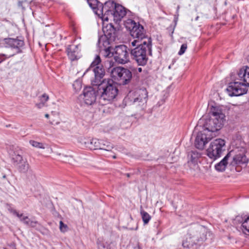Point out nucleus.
<instances>
[{"instance_id": "1", "label": "nucleus", "mask_w": 249, "mask_h": 249, "mask_svg": "<svg viewBox=\"0 0 249 249\" xmlns=\"http://www.w3.org/2000/svg\"><path fill=\"white\" fill-rule=\"evenodd\" d=\"M211 118L204 125V129L199 132L195 140V146L199 149H203L205 145L213 137V133L220 130L225 121V115L222 109L218 106L210 107Z\"/></svg>"}, {"instance_id": "2", "label": "nucleus", "mask_w": 249, "mask_h": 249, "mask_svg": "<svg viewBox=\"0 0 249 249\" xmlns=\"http://www.w3.org/2000/svg\"><path fill=\"white\" fill-rule=\"evenodd\" d=\"M97 86L100 93L99 103L102 106L110 103L118 94V90L111 79H104Z\"/></svg>"}, {"instance_id": "3", "label": "nucleus", "mask_w": 249, "mask_h": 249, "mask_svg": "<svg viewBox=\"0 0 249 249\" xmlns=\"http://www.w3.org/2000/svg\"><path fill=\"white\" fill-rule=\"evenodd\" d=\"M136 46L131 51V55L139 65L144 66L148 61V55H151L152 53L151 41L150 39H145Z\"/></svg>"}, {"instance_id": "4", "label": "nucleus", "mask_w": 249, "mask_h": 249, "mask_svg": "<svg viewBox=\"0 0 249 249\" xmlns=\"http://www.w3.org/2000/svg\"><path fill=\"white\" fill-rule=\"evenodd\" d=\"M101 10L105 12L103 20H111L112 19L115 22L121 21L126 14L125 9L123 6L111 0L106 2Z\"/></svg>"}, {"instance_id": "5", "label": "nucleus", "mask_w": 249, "mask_h": 249, "mask_svg": "<svg viewBox=\"0 0 249 249\" xmlns=\"http://www.w3.org/2000/svg\"><path fill=\"white\" fill-rule=\"evenodd\" d=\"M125 100L140 109H144L146 107L147 101V92L145 89H139L134 91H130Z\"/></svg>"}, {"instance_id": "6", "label": "nucleus", "mask_w": 249, "mask_h": 249, "mask_svg": "<svg viewBox=\"0 0 249 249\" xmlns=\"http://www.w3.org/2000/svg\"><path fill=\"white\" fill-rule=\"evenodd\" d=\"M101 60L99 55H96L90 67L86 71V72H88L91 71L93 72L94 78L91 81L93 86H97L100 84L105 75V70L101 64Z\"/></svg>"}, {"instance_id": "7", "label": "nucleus", "mask_w": 249, "mask_h": 249, "mask_svg": "<svg viewBox=\"0 0 249 249\" xmlns=\"http://www.w3.org/2000/svg\"><path fill=\"white\" fill-rule=\"evenodd\" d=\"M226 142L222 139H216L213 141L207 150V155L211 159L215 160L221 157L225 150Z\"/></svg>"}, {"instance_id": "8", "label": "nucleus", "mask_w": 249, "mask_h": 249, "mask_svg": "<svg viewBox=\"0 0 249 249\" xmlns=\"http://www.w3.org/2000/svg\"><path fill=\"white\" fill-rule=\"evenodd\" d=\"M111 75L114 80L122 85L126 84L132 77V74L129 70L120 67L113 68Z\"/></svg>"}, {"instance_id": "9", "label": "nucleus", "mask_w": 249, "mask_h": 249, "mask_svg": "<svg viewBox=\"0 0 249 249\" xmlns=\"http://www.w3.org/2000/svg\"><path fill=\"white\" fill-rule=\"evenodd\" d=\"M226 90L230 96H239L246 93L248 88L242 82L236 80L229 83Z\"/></svg>"}, {"instance_id": "10", "label": "nucleus", "mask_w": 249, "mask_h": 249, "mask_svg": "<svg viewBox=\"0 0 249 249\" xmlns=\"http://www.w3.org/2000/svg\"><path fill=\"white\" fill-rule=\"evenodd\" d=\"M114 57L116 62L124 64L129 61V55L125 45H120L114 49Z\"/></svg>"}, {"instance_id": "11", "label": "nucleus", "mask_w": 249, "mask_h": 249, "mask_svg": "<svg viewBox=\"0 0 249 249\" xmlns=\"http://www.w3.org/2000/svg\"><path fill=\"white\" fill-rule=\"evenodd\" d=\"M5 42L8 46L6 47L8 50L5 53L12 55L11 57L21 52L20 48L24 45V41L17 38H8L6 39Z\"/></svg>"}, {"instance_id": "12", "label": "nucleus", "mask_w": 249, "mask_h": 249, "mask_svg": "<svg viewBox=\"0 0 249 249\" xmlns=\"http://www.w3.org/2000/svg\"><path fill=\"white\" fill-rule=\"evenodd\" d=\"M13 164L17 169L21 173H26L30 169V166L26 159L19 153H15L13 158Z\"/></svg>"}, {"instance_id": "13", "label": "nucleus", "mask_w": 249, "mask_h": 249, "mask_svg": "<svg viewBox=\"0 0 249 249\" xmlns=\"http://www.w3.org/2000/svg\"><path fill=\"white\" fill-rule=\"evenodd\" d=\"M130 34L134 39L131 42V45L134 47L139 43L142 42L145 39H149L145 37L144 28L139 23L130 32Z\"/></svg>"}, {"instance_id": "14", "label": "nucleus", "mask_w": 249, "mask_h": 249, "mask_svg": "<svg viewBox=\"0 0 249 249\" xmlns=\"http://www.w3.org/2000/svg\"><path fill=\"white\" fill-rule=\"evenodd\" d=\"M101 19L102 29L105 36L110 40H114L117 37V28L114 27L111 23H108L109 20Z\"/></svg>"}, {"instance_id": "15", "label": "nucleus", "mask_w": 249, "mask_h": 249, "mask_svg": "<svg viewBox=\"0 0 249 249\" xmlns=\"http://www.w3.org/2000/svg\"><path fill=\"white\" fill-rule=\"evenodd\" d=\"M79 99L83 100L86 105H91L96 101V91L90 87L86 88L84 89L83 94L79 96Z\"/></svg>"}, {"instance_id": "16", "label": "nucleus", "mask_w": 249, "mask_h": 249, "mask_svg": "<svg viewBox=\"0 0 249 249\" xmlns=\"http://www.w3.org/2000/svg\"><path fill=\"white\" fill-rule=\"evenodd\" d=\"M232 160L230 164L232 166H246L249 161V159L243 152L236 153L234 156H231Z\"/></svg>"}, {"instance_id": "17", "label": "nucleus", "mask_w": 249, "mask_h": 249, "mask_svg": "<svg viewBox=\"0 0 249 249\" xmlns=\"http://www.w3.org/2000/svg\"><path fill=\"white\" fill-rule=\"evenodd\" d=\"M66 52L69 59L71 61L78 59L81 56V47L79 45H70L67 47Z\"/></svg>"}, {"instance_id": "18", "label": "nucleus", "mask_w": 249, "mask_h": 249, "mask_svg": "<svg viewBox=\"0 0 249 249\" xmlns=\"http://www.w3.org/2000/svg\"><path fill=\"white\" fill-rule=\"evenodd\" d=\"M87 2L89 7L93 10L94 12L101 18L103 19L104 11H102L104 4L99 2L97 0H87Z\"/></svg>"}, {"instance_id": "19", "label": "nucleus", "mask_w": 249, "mask_h": 249, "mask_svg": "<svg viewBox=\"0 0 249 249\" xmlns=\"http://www.w3.org/2000/svg\"><path fill=\"white\" fill-rule=\"evenodd\" d=\"M239 79L246 86H249V67H246L241 69L238 73Z\"/></svg>"}, {"instance_id": "20", "label": "nucleus", "mask_w": 249, "mask_h": 249, "mask_svg": "<svg viewBox=\"0 0 249 249\" xmlns=\"http://www.w3.org/2000/svg\"><path fill=\"white\" fill-rule=\"evenodd\" d=\"M11 212L14 214H15L17 216L19 217L21 222L28 226L35 228L38 224L37 221L31 220L28 216H23V214H19L15 210H12Z\"/></svg>"}, {"instance_id": "21", "label": "nucleus", "mask_w": 249, "mask_h": 249, "mask_svg": "<svg viewBox=\"0 0 249 249\" xmlns=\"http://www.w3.org/2000/svg\"><path fill=\"white\" fill-rule=\"evenodd\" d=\"M101 141L102 140L100 141L96 139H92L91 140L85 139L83 143L84 144V146L89 149H100Z\"/></svg>"}, {"instance_id": "22", "label": "nucleus", "mask_w": 249, "mask_h": 249, "mask_svg": "<svg viewBox=\"0 0 249 249\" xmlns=\"http://www.w3.org/2000/svg\"><path fill=\"white\" fill-rule=\"evenodd\" d=\"M232 153V151L229 152L222 160L215 165V168L217 171L222 172L225 170L228 163V160L231 157Z\"/></svg>"}, {"instance_id": "23", "label": "nucleus", "mask_w": 249, "mask_h": 249, "mask_svg": "<svg viewBox=\"0 0 249 249\" xmlns=\"http://www.w3.org/2000/svg\"><path fill=\"white\" fill-rule=\"evenodd\" d=\"M39 103H36V106L38 108H41L45 106L46 102H47L49 99V95L46 93L43 94L42 95L38 97Z\"/></svg>"}, {"instance_id": "24", "label": "nucleus", "mask_w": 249, "mask_h": 249, "mask_svg": "<svg viewBox=\"0 0 249 249\" xmlns=\"http://www.w3.org/2000/svg\"><path fill=\"white\" fill-rule=\"evenodd\" d=\"M114 145L110 142L102 140L100 149L106 151H111L113 148Z\"/></svg>"}, {"instance_id": "25", "label": "nucleus", "mask_w": 249, "mask_h": 249, "mask_svg": "<svg viewBox=\"0 0 249 249\" xmlns=\"http://www.w3.org/2000/svg\"><path fill=\"white\" fill-rule=\"evenodd\" d=\"M137 23L134 20L131 19H127L124 22V25L126 29H127L130 32L133 29L135 26L137 25Z\"/></svg>"}, {"instance_id": "26", "label": "nucleus", "mask_w": 249, "mask_h": 249, "mask_svg": "<svg viewBox=\"0 0 249 249\" xmlns=\"http://www.w3.org/2000/svg\"><path fill=\"white\" fill-rule=\"evenodd\" d=\"M140 213L144 224H147L151 219V216L143 210H141Z\"/></svg>"}, {"instance_id": "27", "label": "nucleus", "mask_w": 249, "mask_h": 249, "mask_svg": "<svg viewBox=\"0 0 249 249\" xmlns=\"http://www.w3.org/2000/svg\"><path fill=\"white\" fill-rule=\"evenodd\" d=\"M187 165L189 168L190 172H193V171H196L198 169L197 161H188Z\"/></svg>"}, {"instance_id": "28", "label": "nucleus", "mask_w": 249, "mask_h": 249, "mask_svg": "<svg viewBox=\"0 0 249 249\" xmlns=\"http://www.w3.org/2000/svg\"><path fill=\"white\" fill-rule=\"evenodd\" d=\"M73 88L75 92H78L82 89V81L80 79L75 80L73 84Z\"/></svg>"}, {"instance_id": "29", "label": "nucleus", "mask_w": 249, "mask_h": 249, "mask_svg": "<svg viewBox=\"0 0 249 249\" xmlns=\"http://www.w3.org/2000/svg\"><path fill=\"white\" fill-rule=\"evenodd\" d=\"M29 143L33 147L38 148H41V149L45 148L44 144L41 142H39L35 141L34 140H30L29 141Z\"/></svg>"}, {"instance_id": "30", "label": "nucleus", "mask_w": 249, "mask_h": 249, "mask_svg": "<svg viewBox=\"0 0 249 249\" xmlns=\"http://www.w3.org/2000/svg\"><path fill=\"white\" fill-rule=\"evenodd\" d=\"M188 156L189 157V161L195 160V161H197V159L199 157V155L197 153L192 151L190 153Z\"/></svg>"}, {"instance_id": "31", "label": "nucleus", "mask_w": 249, "mask_h": 249, "mask_svg": "<svg viewBox=\"0 0 249 249\" xmlns=\"http://www.w3.org/2000/svg\"><path fill=\"white\" fill-rule=\"evenodd\" d=\"M242 225L243 228L249 232V217L244 221Z\"/></svg>"}, {"instance_id": "32", "label": "nucleus", "mask_w": 249, "mask_h": 249, "mask_svg": "<svg viewBox=\"0 0 249 249\" xmlns=\"http://www.w3.org/2000/svg\"><path fill=\"white\" fill-rule=\"evenodd\" d=\"M11 55H9L6 53H0V63L3 61L5 59L11 57Z\"/></svg>"}, {"instance_id": "33", "label": "nucleus", "mask_w": 249, "mask_h": 249, "mask_svg": "<svg viewBox=\"0 0 249 249\" xmlns=\"http://www.w3.org/2000/svg\"><path fill=\"white\" fill-rule=\"evenodd\" d=\"M187 45L186 44H183L180 49L179 51L178 52V54L179 55H182L186 51V50L187 49Z\"/></svg>"}, {"instance_id": "34", "label": "nucleus", "mask_w": 249, "mask_h": 249, "mask_svg": "<svg viewBox=\"0 0 249 249\" xmlns=\"http://www.w3.org/2000/svg\"><path fill=\"white\" fill-rule=\"evenodd\" d=\"M98 248L99 249H105L106 246L103 243L98 242Z\"/></svg>"}, {"instance_id": "35", "label": "nucleus", "mask_w": 249, "mask_h": 249, "mask_svg": "<svg viewBox=\"0 0 249 249\" xmlns=\"http://www.w3.org/2000/svg\"><path fill=\"white\" fill-rule=\"evenodd\" d=\"M59 229L61 231H62V220H61L59 222Z\"/></svg>"}, {"instance_id": "36", "label": "nucleus", "mask_w": 249, "mask_h": 249, "mask_svg": "<svg viewBox=\"0 0 249 249\" xmlns=\"http://www.w3.org/2000/svg\"><path fill=\"white\" fill-rule=\"evenodd\" d=\"M182 246L184 247L189 248V245L186 244V243L185 241L183 242Z\"/></svg>"}, {"instance_id": "37", "label": "nucleus", "mask_w": 249, "mask_h": 249, "mask_svg": "<svg viewBox=\"0 0 249 249\" xmlns=\"http://www.w3.org/2000/svg\"><path fill=\"white\" fill-rule=\"evenodd\" d=\"M138 71L139 72H141V71H142V69L141 68H139L138 69Z\"/></svg>"}, {"instance_id": "38", "label": "nucleus", "mask_w": 249, "mask_h": 249, "mask_svg": "<svg viewBox=\"0 0 249 249\" xmlns=\"http://www.w3.org/2000/svg\"><path fill=\"white\" fill-rule=\"evenodd\" d=\"M45 116L46 118H48L49 117V115L48 114H46L45 115Z\"/></svg>"}, {"instance_id": "39", "label": "nucleus", "mask_w": 249, "mask_h": 249, "mask_svg": "<svg viewBox=\"0 0 249 249\" xmlns=\"http://www.w3.org/2000/svg\"><path fill=\"white\" fill-rule=\"evenodd\" d=\"M63 229L67 228V225H65L64 224H63Z\"/></svg>"}, {"instance_id": "40", "label": "nucleus", "mask_w": 249, "mask_h": 249, "mask_svg": "<svg viewBox=\"0 0 249 249\" xmlns=\"http://www.w3.org/2000/svg\"><path fill=\"white\" fill-rule=\"evenodd\" d=\"M106 53H107L108 52V48L106 49Z\"/></svg>"}, {"instance_id": "41", "label": "nucleus", "mask_w": 249, "mask_h": 249, "mask_svg": "<svg viewBox=\"0 0 249 249\" xmlns=\"http://www.w3.org/2000/svg\"><path fill=\"white\" fill-rule=\"evenodd\" d=\"M112 158H113V159H116V156H115V155H114V156H113L112 157Z\"/></svg>"}, {"instance_id": "42", "label": "nucleus", "mask_w": 249, "mask_h": 249, "mask_svg": "<svg viewBox=\"0 0 249 249\" xmlns=\"http://www.w3.org/2000/svg\"><path fill=\"white\" fill-rule=\"evenodd\" d=\"M107 56H109V53H107Z\"/></svg>"}, {"instance_id": "43", "label": "nucleus", "mask_w": 249, "mask_h": 249, "mask_svg": "<svg viewBox=\"0 0 249 249\" xmlns=\"http://www.w3.org/2000/svg\"><path fill=\"white\" fill-rule=\"evenodd\" d=\"M127 176L128 177H129V174H127Z\"/></svg>"}, {"instance_id": "44", "label": "nucleus", "mask_w": 249, "mask_h": 249, "mask_svg": "<svg viewBox=\"0 0 249 249\" xmlns=\"http://www.w3.org/2000/svg\"><path fill=\"white\" fill-rule=\"evenodd\" d=\"M107 249H108V248H107Z\"/></svg>"}]
</instances>
